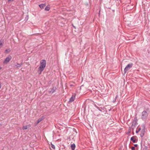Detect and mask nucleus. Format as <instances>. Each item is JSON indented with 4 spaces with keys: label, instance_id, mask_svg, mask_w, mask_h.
<instances>
[{
    "label": "nucleus",
    "instance_id": "f257e3e1",
    "mask_svg": "<svg viewBox=\"0 0 150 150\" xmlns=\"http://www.w3.org/2000/svg\"><path fill=\"white\" fill-rule=\"evenodd\" d=\"M46 62L44 59L41 60L40 67L38 68V72L39 74H41L42 71L44 70L46 67Z\"/></svg>",
    "mask_w": 150,
    "mask_h": 150
},
{
    "label": "nucleus",
    "instance_id": "f03ea898",
    "mask_svg": "<svg viewBox=\"0 0 150 150\" xmlns=\"http://www.w3.org/2000/svg\"><path fill=\"white\" fill-rule=\"evenodd\" d=\"M133 65V64L132 63H130L128 64L127 66L125 67L124 69V71L125 72V73L126 72L131 68Z\"/></svg>",
    "mask_w": 150,
    "mask_h": 150
},
{
    "label": "nucleus",
    "instance_id": "7ed1b4c3",
    "mask_svg": "<svg viewBox=\"0 0 150 150\" xmlns=\"http://www.w3.org/2000/svg\"><path fill=\"white\" fill-rule=\"evenodd\" d=\"M142 118L143 119H145L148 116L147 112L146 111H143L142 113Z\"/></svg>",
    "mask_w": 150,
    "mask_h": 150
},
{
    "label": "nucleus",
    "instance_id": "20e7f679",
    "mask_svg": "<svg viewBox=\"0 0 150 150\" xmlns=\"http://www.w3.org/2000/svg\"><path fill=\"white\" fill-rule=\"evenodd\" d=\"M76 94L75 93H73L71 97L70 98L69 100V102L70 103L72 102L74 100L75 98Z\"/></svg>",
    "mask_w": 150,
    "mask_h": 150
},
{
    "label": "nucleus",
    "instance_id": "39448f33",
    "mask_svg": "<svg viewBox=\"0 0 150 150\" xmlns=\"http://www.w3.org/2000/svg\"><path fill=\"white\" fill-rule=\"evenodd\" d=\"M11 57H7L4 60L3 62V63L4 64H6L8 63L11 59Z\"/></svg>",
    "mask_w": 150,
    "mask_h": 150
},
{
    "label": "nucleus",
    "instance_id": "423d86ee",
    "mask_svg": "<svg viewBox=\"0 0 150 150\" xmlns=\"http://www.w3.org/2000/svg\"><path fill=\"white\" fill-rule=\"evenodd\" d=\"M134 120L132 123V127L133 128L135 127L136 125L137 124V118L136 117L134 118Z\"/></svg>",
    "mask_w": 150,
    "mask_h": 150
},
{
    "label": "nucleus",
    "instance_id": "0eeeda50",
    "mask_svg": "<svg viewBox=\"0 0 150 150\" xmlns=\"http://www.w3.org/2000/svg\"><path fill=\"white\" fill-rule=\"evenodd\" d=\"M145 131L144 129H142L141 131V133L140 134V136L142 137L144 135Z\"/></svg>",
    "mask_w": 150,
    "mask_h": 150
},
{
    "label": "nucleus",
    "instance_id": "6e6552de",
    "mask_svg": "<svg viewBox=\"0 0 150 150\" xmlns=\"http://www.w3.org/2000/svg\"><path fill=\"white\" fill-rule=\"evenodd\" d=\"M131 140L132 141L133 143H136L137 142V140L135 139V137L133 136L131 138Z\"/></svg>",
    "mask_w": 150,
    "mask_h": 150
},
{
    "label": "nucleus",
    "instance_id": "1a4fd4ad",
    "mask_svg": "<svg viewBox=\"0 0 150 150\" xmlns=\"http://www.w3.org/2000/svg\"><path fill=\"white\" fill-rule=\"evenodd\" d=\"M71 148L72 150H74L76 147V146L74 144H73L71 145Z\"/></svg>",
    "mask_w": 150,
    "mask_h": 150
},
{
    "label": "nucleus",
    "instance_id": "9d476101",
    "mask_svg": "<svg viewBox=\"0 0 150 150\" xmlns=\"http://www.w3.org/2000/svg\"><path fill=\"white\" fill-rule=\"evenodd\" d=\"M39 6L40 8L42 9L45 6V4H41L39 5Z\"/></svg>",
    "mask_w": 150,
    "mask_h": 150
},
{
    "label": "nucleus",
    "instance_id": "9b49d317",
    "mask_svg": "<svg viewBox=\"0 0 150 150\" xmlns=\"http://www.w3.org/2000/svg\"><path fill=\"white\" fill-rule=\"evenodd\" d=\"M3 41L2 40H0V48H1L3 45Z\"/></svg>",
    "mask_w": 150,
    "mask_h": 150
},
{
    "label": "nucleus",
    "instance_id": "f8f14e48",
    "mask_svg": "<svg viewBox=\"0 0 150 150\" xmlns=\"http://www.w3.org/2000/svg\"><path fill=\"white\" fill-rule=\"evenodd\" d=\"M50 8L49 6H47L45 8V10L46 11H48L49 10Z\"/></svg>",
    "mask_w": 150,
    "mask_h": 150
},
{
    "label": "nucleus",
    "instance_id": "ddd939ff",
    "mask_svg": "<svg viewBox=\"0 0 150 150\" xmlns=\"http://www.w3.org/2000/svg\"><path fill=\"white\" fill-rule=\"evenodd\" d=\"M28 129L27 126H25L23 127L22 129L23 130L27 129Z\"/></svg>",
    "mask_w": 150,
    "mask_h": 150
},
{
    "label": "nucleus",
    "instance_id": "4468645a",
    "mask_svg": "<svg viewBox=\"0 0 150 150\" xmlns=\"http://www.w3.org/2000/svg\"><path fill=\"white\" fill-rule=\"evenodd\" d=\"M42 120V118H40L37 121V124L39 123L40 122H41Z\"/></svg>",
    "mask_w": 150,
    "mask_h": 150
},
{
    "label": "nucleus",
    "instance_id": "2eb2a0df",
    "mask_svg": "<svg viewBox=\"0 0 150 150\" xmlns=\"http://www.w3.org/2000/svg\"><path fill=\"white\" fill-rule=\"evenodd\" d=\"M21 65L20 64H17V65H15V66L16 67H21Z\"/></svg>",
    "mask_w": 150,
    "mask_h": 150
},
{
    "label": "nucleus",
    "instance_id": "dca6fc26",
    "mask_svg": "<svg viewBox=\"0 0 150 150\" xmlns=\"http://www.w3.org/2000/svg\"><path fill=\"white\" fill-rule=\"evenodd\" d=\"M54 89H52L50 91V93H52L54 92Z\"/></svg>",
    "mask_w": 150,
    "mask_h": 150
},
{
    "label": "nucleus",
    "instance_id": "f3484780",
    "mask_svg": "<svg viewBox=\"0 0 150 150\" xmlns=\"http://www.w3.org/2000/svg\"><path fill=\"white\" fill-rule=\"evenodd\" d=\"M10 51V50L9 49H7L6 50L5 52H9Z\"/></svg>",
    "mask_w": 150,
    "mask_h": 150
},
{
    "label": "nucleus",
    "instance_id": "a211bd4d",
    "mask_svg": "<svg viewBox=\"0 0 150 150\" xmlns=\"http://www.w3.org/2000/svg\"><path fill=\"white\" fill-rule=\"evenodd\" d=\"M51 147L53 149H55V146L52 144H51Z\"/></svg>",
    "mask_w": 150,
    "mask_h": 150
},
{
    "label": "nucleus",
    "instance_id": "6ab92c4d",
    "mask_svg": "<svg viewBox=\"0 0 150 150\" xmlns=\"http://www.w3.org/2000/svg\"><path fill=\"white\" fill-rule=\"evenodd\" d=\"M141 128H139L138 129V130H137L136 131V133H138L140 130H141Z\"/></svg>",
    "mask_w": 150,
    "mask_h": 150
},
{
    "label": "nucleus",
    "instance_id": "aec40b11",
    "mask_svg": "<svg viewBox=\"0 0 150 150\" xmlns=\"http://www.w3.org/2000/svg\"><path fill=\"white\" fill-rule=\"evenodd\" d=\"M135 148L134 147H131V149L132 150H135Z\"/></svg>",
    "mask_w": 150,
    "mask_h": 150
},
{
    "label": "nucleus",
    "instance_id": "412c9836",
    "mask_svg": "<svg viewBox=\"0 0 150 150\" xmlns=\"http://www.w3.org/2000/svg\"><path fill=\"white\" fill-rule=\"evenodd\" d=\"M14 0H8V2L13 1Z\"/></svg>",
    "mask_w": 150,
    "mask_h": 150
},
{
    "label": "nucleus",
    "instance_id": "4be33fe9",
    "mask_svg": "<svg viewBox=\"0 0 150 150\" xmlns=\"http://www.w3.org/2000/svg\"><path fill=\"white\" fill-rule=\"evenodd\" d=\"M117 97H118V96H116V97H115V100H116V98H117Z\"/></svg>",
    "mask_w": 150,
    "mask_h": 150
},
{
    "label": "nucleus",
    "instance_id": "5701e85b",
    "mask_svg": "<svg viewBox=\"0 0 150 150\" xmlns=\"http://www.w3.org/2000/svg\"><path fill=\"white\" fill-rule=\"evenodd\" d=\"M2 68V67H0V70Z\"/></svg>",
    "mask_w": 150,
    "mask_h": 150
},
{
    "label": "nucleus",
    "instance_id": "b1692460",
    "mask_svg": "<svg viewBox=\"0 0 150 150\" xmlns=\"http://www.w3.org/2000/svg\"><path fill=\"white\" fill-rule=\"evenodd\" d=\"M1 88V84L0 83V89Z\"/></svg>",
    "mask_w": 150,
    "mask_h": 150
},
{
    "label": "nucleus",
    "instance_id": "393cba45",
    "mask_svg": "<svg viewBox=\"0 0 150 150\" xmlns=\"http://www.w3.org/2000/svg\"><path fill=\"white\" fill-rule=\"evenodd\" d=\"M134 145L135 146H137V144H135Z\"/></svg>",
    "mask_w": 150,
    "mask_h": 150
}]
</instances>
